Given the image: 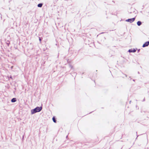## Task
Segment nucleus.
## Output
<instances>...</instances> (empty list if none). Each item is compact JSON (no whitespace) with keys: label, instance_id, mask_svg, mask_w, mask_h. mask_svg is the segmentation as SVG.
<instances>
[{"label":"nucleus","instance_id":"10","mask_svg":"<svg viewBox=\"0 0 149 149\" xmlns=\"http://www.w3.org/2000/svg\"><path fill=\"white\" fill-rule=\"evenodd\" d=\"M39 41H40V42H41V39L40 37H39Z\"/></svg>","mask_w":149,"mask_h":149},{"label":"nucleus","instance_id":"11","mask_svg":"<svg viewBox=\"0 0 149 149\" xmlns=\"http://www.w3.org/2000/svg\"><path fill=\"white\" fill-rule=\"evenodd\" d=\"M140 50V49H138L137 50V52H139Z\"/></svg>","mask_w":149,"mask_h":149},{"label":"nucleus","instance_id":"14","mask_svg":"<svg viewBox=\"0 0 149 149\" xmlns=\"http://www.w3.org/2000/svg\"><path fill=\"white\" fill-rule=\"evenodd\" d=\"M133 81H134V79H133Z\"/></svg>","mask_w":149,"mask_h":149},{"label":"nucleus","instance_id":"5","mask_svg":"<svg viewBox=\"0 0 149 149\" xmlns=\"http://www.w3.org/2000/svg\"><path fill=\"white\" fill-rule=\"evenodd\" d=\"M142 24V22L140 21H138L137 22V24L138 26H140Z\"/></svg>","mask_w":149,"mask_h":149},{"label":"nucleus","instance_id":"16","mask_svg":"<svg viewBox=\"0 0 149 149\" xmlns=\"http://www.w3.org/2000/svg\"><path fill=\"white\" fill-rule=\"evenodd\" d=\"M138 73L139 74V72H138Z\"/></svg>","mask_w":149,"mask_h":149},{"label":"nucleus","instance_id":"15","mask_svg":"<svg viewBox=\"0 0 149 149\" xmlns=\"http://www.w3.org/2000/svg\"><path fill=\"white\" fill-rule=\"evenodd\" d=\"M125 76H126V77H127V75H126V74H125Z\"/></svg>","mask_w":149,"mask_h":149},{"label":"nucleus","instance_id":"13","mask_svg":"<svg viewBox=\"0 0 149 149\" xmlns=\"http://www.w3.org/2000/svg\"><path fill=\"white\" fill-rule=\"evenodd\" d=\"M145 100V98H144V99L143 100V101H144Z\"/></svg>","mask_w":149,"mask_h":149},{"label":"nucleus","instance_id":"8","mask_svg":"<svg viewBox=\"0 0 149 149\" xmlns=\"http://www.w3.org/2000/svg\"><path fill=\"white\" fill-rule=\"evenodd\" d=\"M52 120H53V121L54 122V123H56V118H55L54 117H53L52 118Z\"/></svg>","mask_w":149,"mask_h":149},{"label":"nucleus","instance_id":"3","mask_svg":"<svg viewBox=\"0 0 149 149\" xmlns=\"http://www.w3.org/2000/svg\"><path fill=\"white\" fill-rule=\"evenodd\" d=\"M149 45V41H147L144 43L142 47H143L148 46Z\"/></svg>","mask_w":149,"mask_h":149},{"label":"nucleus","instance_id":"12","mask_svg":"<svg viewBox=\"0 0 149 149\" xmlns=\"http://www.w3.org/2000/svg\"><path fill=\"white\" fill-rule=\"evenodd\" d=\"M13 66H11V69H12L13 68Z\"/></svg>","mask_w":149,"mask_h":149},{"label":"nucleus","instance_id":"9","mask_svg":"<svg viewBox=\"0 0 149 149\" xmlns=\"http://www.w3.org/2000/svg\"><path fill=\"white\" fill-rule=\"evenodd\" d=\"M70 67L71 68V69H73V66L71 65H70Z\"/></svg>","mask_w":149,"mask_h":149},{"label":"nucleus","instance_id":"7","mask_svg":"<svg viewBox=\"0 0 149 149\" xmlns=\"http://www.w3.org/2000/svg\"><path fill=\"white\" fill-rule=\"evenodd\" d=\"M42 5H43L42 3H39L38 5V7H39L41 8V7H42Z\"/></svg>","mask_w":149,"mask_h":149},{"label":"nucleus","instance_id":"4","mask_svg":"<svg viewBox=\"0 0 149 149\" xmlns=\"http://www.w3.org/2000/svg\"><path fill=\"white\" fill-rule=\"evenodd\" d=\"M136 49H130L129 50H128V52H136Z\"/></svg>","mask_w":149,"mask_h":149},{"label":"nucleus","instance_id":"2","mask_svg":"<svg viewBox=\"0 0 149 149\" xmlns=\"http://www.w3.org/2000/svg\"><path fill=\"white\" fill-rule=\"evenodd\" d=\"M135 17L129 19H126L125 21L126 22H129L130 23H132L135 20Z\"/></svg>","mask_w":149,"mask_h":149},{"label":"nucleus","instance_id":"6","mask_svg":"<svg viewBox=\"0 0 149 149\" xmlns=\"http://www.w3.org/2000/svg\"><path fill=\"white\" fill-rule=\"evenodd\" d=\"M16 101V98H13L11 99V101L12 102H14Z\"/></svg>","mask_w":149,"mask_h":149},{"label":"nucleus","instance_id":"1","mask_svg":"<svg viewBox=\"0 0 149 149\" xmlns=\"http://www.w3.org/2000/svg\"><path fill=\"white\" fill-rule=\"evenodd\" d=\"M42 107H37L35 109L31 110V113L33 114L36 112H39L42 110Z\"/></svg>","mask_w":149,"mask_h":149}]
</instances>
